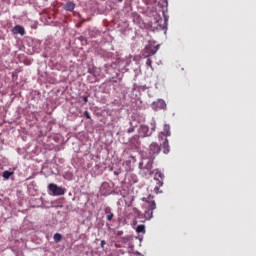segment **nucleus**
Instances as JSON below:
<instances>
[{
	"label": "nucleus",
	"instance_id": "f257e3e1",
	"mask_svg": "<svg viewBox=\"0 0 256 256\" xmlns=\"http://www.w3.org/2000/svg\"><path fill=\"white\" fill-rule=\"evenodd\" d=\"M142 201H144L143 209H144V218L149 221V219H153V211L157 209V204L155 203V200L153 196L149 195L146 198H142Z\"/></svg>",
	"mask_w": 256,
	"mask_h": 256
},
{
	"label": "nucleus",
	"instance_id": "f03ea898",
	"mask_svg": "<svg viewBox=\"0 0 256 256\" xmlns=\"http://www.w3.org/2000/svg\"><path fill=\"white\" fill-rule=\"evenodd\" d=\"M167 137H171V127L167 124L164 125L163 132L158 134V140L160 145L163 147V153L167 155L169 153V140Z\"/></svg>",
	"mask_w": 256,
	"mask_h": 256
},
{
	"label": "nucleus",
	"instance_id": "7ed1b4c3",
	"mask_svg": "<svg viewBox=\"0 0 256 256\" xmlns=\"http://www.w3.org/2000/svg\"><path fill=\"white\" fill-rule=\"evenodd\" d=\"M139 169L140 172L139 174L142 177H149V175H152V169H153V161L149 160V159H143L140 163H139Z\"/></svg>",
	"mask_w": 256,
	"mask_h": 256
},
{
	"label": "nucleus",
	"instance_id": "20e7f679",
	"mask_svg": "<svg viewBox=\"0 0 256 256\" xmlns=\"http://www.w3.org/2000/svg\"><path fill=\"white\" fill-rule=\"evenodd\" d=\"M159 153H161V146L156 142H153L152 144H150L148 160L153 161V159H155V157H157Z\"/></svg>",
	"mask_w": 256,
	"mask_h": 256
},
{
	"label": "nucleus",
	"instance_id": "39448f33",
	"mask_svg": "<svg viewBox=\"0 0 256 256\" xmlns=\"http://www.w3.org/2000/svg\"><path fill=\"white\" fill-rule=\"evenodd\" d=\"M153 131H155V126H153V128L150 130L149 126L141 125L138 130V133L140 137H150V135H153Z\"/></svg>",
	"mask_w": 256,
	"mask_h": 256
},
{
	"label": "nucleus",
	"instance_id": "423d86ee",
	"mask_svg": "<svg viewBox=\"0 0 256 256\" xmlns=\"http://www.w3.org/2000/svg\"><path fill=\"white\" fill-rule=\"evenodd\" d=\"M48 190L51 191V193L56 196L65 195V189L57 186V184L54 183L48 185Z\"/></svg>",
	"mask_w": 256,
	"mask_h": 256
},
{
	"label": "nucleus",
	"instance_id": "0eeeda50",
	"mask_svg": "<svg viewBox=\"0 0 256 256\" xmlns=\"http://www.w3.org/2000/svg\"><path fill=\"white\" fill-rule=\"evenodd\" d=\"M163 174L161 172H156L155 175H154V179L156 181V186L154 188V192L156 194L159 193V189L160 187H163Z\"/></svg>",
	"mask_w": 256,
	"mask_h": 256
},
{
	"label": "nucleus",
	"instance_id": "6e6552de",
	"mask_svg": "<svg viewBox=\"0 0 256 256\" xmlns=\"http://www.w3.org/2000/svg\"><path fill=\"white\" fill-rule=\"evenodd\" d=\"M157 53V48L153 46H146L144 49L143 57H151Z\"/></svg>",
	"mask_w": 256,
	"mask_h": 256
},
{
	"label": "nucleus",
	"instance_id": "1a4fd4ad",
	"mask_svg": "<svg viewBox=\"0 0 256 256\" xmlns=\"http://www.w3.org/2000/svg\"><path fill=\"white\" fill-rule=\"evenodd\" d=\"M12 32L14 35H25V28L21 25H16L13 29Z\"/></svg>",
	"mask_w": 256,
	"mask_h": 256
},
{
	"label": "nucleus",
	"instance_id": "9d476101",
	"mask_svg": "<svg viewBox=\"0 0 256 256\" xmlns=\"http://www.w3.org/2000/svg\"><path fill=\"white\" fill-rule=\"evenodd\" d=\"M154 105H156L157 109H167V103H165V100L159 99L154 102Z\"/></svg>",
	"mask_w": 256,
	"mask_h": 256
},
{
	"label": "nucleus",
	"instance_id": "9b49d317",
	"mask_svg": "<svg viewBox=\"0 0 256 256\" xmlns=\"http://www.w3.org/2000/svg\"><path fill=\"white\" fill-rule=\"evenodd\" d=\"M105 213H106V219L107 221H113V217H115V214H113V212H111V207H107L105 208Z\"/></svg>",
	"mask_w": 256,
	"mask_h": 256
},
{
	"label": "nucleus",
	"instance_id": "f8f14e48",
	"mask_svg": "<svg viewBox=\"0 0 256 256\" xmlns=\"http://www.w3.org/2000/svg\"><path fill=\"white\" fill-rule=\"evenodd\" d=\"M64 9H65L66 11H74V9H75V3H73V2H67V3L65 4V6H64Z\"/></svg>",
	"mask_w": 256,
	"mask_h": 256
},
{
	"label": "nucleus",
	"instance_id": "ddd939ff",
	"mask_svg": "<svg viewBox=\"0 0 256 256\" xmlns=\"http://www.w3.org/2000/svg\"><path fill=\"white\" fill-rule=\"evenodd\" d=\"M53 239H54L55 243H59L63 239V236L59 233H56V234H54Z\"/></svg>",
	"mask_w": 256,
	"mask_h": 256
},
{
	"label": "nucleus",
	"instance_id": "4468645a",
	"mask_svg": "<svg viewBox=\"0 0 256 256\" xmlns=\"http://www.w3.org/2000/svg\"><path fill=\"white\" fill-rule=\"evenodd\" d=\"M11 175H13V172H10V171L6 170V171L3 172L2 177H4V179H10Z\"/></svg>",
	"mask_w": 256,
	"mask_h": 256
},
{
	"label": "nucleus",
	"instance_id": "2eb2a0df",
	"mask_svg": "<svg viewBox=\"0 0 256 256\" xmlns=\"http://www.w3.org/2000/svg\"><path fill=\"white\" fill-rule=\"evenodd\" d=\"M136 231L138 233H145V225H143V224L138 225L136 228Z\"/></svg>",
	"mask_w": 256,
	"mask_h": 256
},
{
	"label": "nucleus",
	"instance_id": "dca6fc26",
	"mask_svg": "<svg viewBox=\"0 0 256 256\" xmlns=\"http://www.w3.org/2000/svg\"><path fill=\"white\" fill-rule=\"evenodd\" d=\"M144 58L147 59L146 61L147 67H150V69H153V60H151V58L149 57H144Z\"/></svg>",
	"mask_w": 256,
	"mask_h": 256
},
{
	"label": "nucleus",
	"instance_id": "f3484780",
	"mask_svg": "<svg viewBox=\"0 0 256 256\" xmlns=\"http://www.w3.org/2000/svg\"><path fill=\"white\" fill-rule=\"evenodd\" d=\"M91 73L94 77H99V69L93 68Z\"/></svg>",
	"mask_w": 256,
	"mask_h": 256
},
{
	"label": "nucleus",
	"instance_id": "a211bd4d",
	"mask_svg": "<svg viewBox=\"0 0 256 256\" xmlns=\"http://www.w3.org/2000/svg\"><path fill=\"white\" fill-rule=\"evenodd\" d=\"M84 116L86 117V119H91V114L89 113V111H85Z\"/></svg>",
	"mask_w": 256,
	"mask_h": 256
},
{
	"label": "nucleus",
	"instance_id": "6ab92c4d",
	"mask_svg": "<svg viewBox=\"0 0 256 256\" xmlns=\"http://www.w3.org/2000/svg\"><path fill=\"white\" fill-rule=\"evenodd\" d=\"M82 99H83L84 103H87L89 101V97H87V96H82Z\"/></svg>",
	"mask_w": 256,
	"mask_h": 256
},
{
	"label": "nucleus",
	"instance_id": "aec40b11",
	"mask_svg": "<svg viewBox=\"0 0 256 256\" xmlns=\"http://www.w3.org/2000/svg\"><path fill=\"white\" fill-rule=\"evenodd\" d=\"M105 245H107V242L105 240H102L101 241V247L103 248V247H105Z\"/></svg>",
	"mask_w": 256,
	"mask_h": 256
},
{
	"label": "nucleus",
	"instance_id": "412c9836",
	"mask_svg": "<svg viewBox=\"0 0 256 256\" xmlns=\"http://www.w3.org/2000/svg\"><path fill=\"white\" fill-rule=\"evenodd\" d=\"M132 131H133V129H131V130H128V133H132Z\"/></svg>",
	"mask_w": 256,
	"mask_h": 256
},
{
	"label": "nucleus",
	"instance_id": "4be33fe9",
	"mask_svg": "<svg viewBox=\"0 0 256 256\" xmlns=\"http://www.w3.org/2000/svg\"><path fill=\"white\" fill-rule=\"evenodd\" d=\"M119 3H123V0H118Z\"/></svg>",
	"mask_w": 256,
	"mask_h": 256
}]
</instances>
